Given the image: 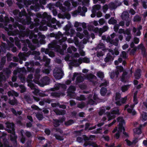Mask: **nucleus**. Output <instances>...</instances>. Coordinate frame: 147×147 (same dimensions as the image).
<instances>
[{"label":"nucleus","mask_w":147,"mask_h":147,"mask_svg":"<svg viewBox=\"0 0 147 147\" xmlns=\"http://www.w3.org/2000/svg\"><path fill=\"white\" fill-rule=\"evenodd\" d=\"M20 10L18 9H16L13 11V13L15 16H17L19 13Z\"/></svg>","instance_id":"obj_61"},{"label":"nucleus","mask_w":147,"mask_h":147,"mask_svg":"<svg viewBox=\"0 0 147 147\" xmlns=\"http://www.w3.org/2000/svg\"><path fill=\"white\" fill-rule=\"evenodd\" d=\"M57 115H64L65 113V111L64 110H57L55 112Z\"/></svg>","instance_id":"obj_23"},{"label":"nucleus","mask_w":147,"mask_h":147,"mask_svg":"<svg viewBox=\"0 0 147 147\" xmlns=\"http://www.w3.org/2000/svg\"><path fill=\"white\" fill-rule=\"evenodd\" d=\"M43 18L42 19V21L43 22V24H45L47 22V21H50L51 20V16L48 15L46 12L43 13Z\"/></svg>","instance_id":"obj_9"},{"label":"nucleus","mask_w":147,"mask_h":147,"mask_svg":"<svg viewBox=\"0 0 147 147\" xmlns=\"http://www.w3.org/2000/svg\"><path fill=\"white\" fill-rule=\"evenodd\" d=\"M97 76L99 78L101 79L103 78L104 77V75L103 73L100 71H99L97 72Z\"/></svg>","instance_id":"obj_45"},{"label":"nucleus","mask_w":147,"mask_h":147,"mask_svg":"<svg viewBox=\"0 0 147 147\" xmlns=\"http://www.w3.org/2000/svg\"><path fill=\"white\" fill-rule=\"evenodd\" d=\"M121 97V94L119 92H116L115 94V100L116 101H117L120 99Z\"/></svg>","instance_id":"obj_35"},{"label":"nucleus","mask_w":147,"mask_h":147,"mask_svg":"<svg viewBox=\"0 0 147 147\" xmlns=\"http://www.w3.org/2000/svg\"><path fill=\"white\" fill-rule=\"evenodd\" d=\"M26 42L28 44V47L30 48L32 47H33V45L30 41L29 40L27 39L26 40Z\"/></svg>","instance_id":"obj_57"},{"label":"nucleus","mask_w":147,"mask_h":147,"mask_svg":"<svg viewBox=\"0 0 147 147\" xmlns=\"http://www.w3.org/2000/svg\"><path fill=\"white\" fill-rule=\"evenodd\" d=\"M77 107L80 108L82 109L85 107L84 103V102H82V103H79Z\"/></svg>","instance_id":"obj_64"},{"label":"nucleus","mask_w":147,"mask_h":147,"mask_svg":"<svg viewBox=\"0 0 147 147\" xmlns=\"http://www.w3.org/2000/svg\"><path fill=\"white\" fill-rule=\"evenodd\" d=\"M24 98L25 100L27 102H29L31 101V98L28 95H25L24 96Z\"/></svg>","instance_id":"obj_63"},{"label":"nucleus","mask_w":147,"mask_h":147,"mask_svg":"<svg viewBox=\"0 0 147 147\" xmlns=\"http://www.w3.org/2000/svg\"><path fill=\"white\" fill-rule=\"evenodd\" d=\"M87 77L88 79L91 80L93 79H94V78L96 77L94 75L91 74H90L88 75Z\"/></svg>","instance_id":"obj_56"},{"label":"nucleus","mask_w":147,"mask_h":147,"mask_svg":"<svg viewBox=\"0 0 147 147\" xmlns=\"http://www.w3.org/2000/svg\"><path fill=\"white\" fill-rule=\"evenodd\" d=\"M122 132V131H119V130L118 129L117 131V132L114 135V137L117 140L119 138L120 134Z\"/></svg>","instance_id":"obj_34"},{"label":"nucleus","mask_w":147,"mask_h":147,"mask_svg":"<svg viewBox=\"0 0 147 147\" xmlns=\"http://www.w3.org/2000/svg\"><path fill=\"white\" fill-rule=\"evenodd\" d=\"M142 71L140 69H137L135 71L134 74V76L135 78L137 80L139 79L141 76Z\"/></svg>","instance_id":"obj_15"},{"label":"nucleus","mask_w":147,"mask_h":147,"mask_svg":"<svg viewBox=\"0 0 147 147\" xmlns=\"http://www.w3.org/2000/svg\"><path fill=\"white\" fill-rule=\"evenodd\" d=\"M74 123V121L73 120L70 119L65 121V125L66 126H69Z\"/></svg>","instance_id":"obj_31"},{"label":"nucleus","mask_w":147,"mask_h":147,"mask_svg":"<svg viewBox=\"0 0 147 147\" xmlns=\"http://www.w3.org/2000/svg\"><path fill=\"white\" fill-rule=\"evenodd\" d=\"M9 103L10 104L12 105H14L17 104L18 102L17 100L15 98L13 99L10 100L9 101Z\"/></svg>","instance_id":"obj_40"},{"label":"nucleus","mask_w":147,"mask_h":147,"mask_svg":"<svg viewBox=\"0 0 147 147\" xmlns=\"http://www.w3.org/2000/svg\"><path fill=\"white\" fill-rule=\"evenodd\" d=\"M107 92V89L106 87H102L100 90V94L102 96L105 95Z\"/></svg>","instance_id":"obj_19"},{"label":"nucleus","mask_w":147,"mask_h":147,"mask_svg":"<svg viewBox=\"0 0 147 147\" xmlns=\"http://www.w3.org/2000/svg\"><path fill=\"white\" fill-rule=\"evenodd\" d=\"M34 21L36 24L37 26L39 25L40 23L43 24V22L42 21V20L40 18H36L34 19Z\"/></svg>","instance_id":"obj_26"},{"label":"nucleus","mask_w":147,"mask_h":147,"mask_svg":"<svg viewBox=\"0 0 147 147\" xmlns=\"http://www.w3.org/2000/svg\"><path fill=\"white\" fill-rule=\"evenodd\" d=\"M116 69L117 70L116 71H118V72H123L121 78V81L124 84L128 82V78L127 76L128 73L124 70V68L122 66H117Z\"/></svg>","instance_id":"obj_2"},{"label":"nucleus","mask_w":147,"mask_h":147,"mask_svg":"<svg viewBox=\"0 0 147 147\" xmlns=\"http://www.w3.org/2000/svg\"><path fill=\"white\" fill-rule=\"evenodd\" d=\"M104 47V45L102 43H100L96 47V49L97 50H99Z\"/></svg>","instance_id":"obj_39"},{"label":"nucleus","mask_w":147,"mask_h":147,"mask_svg":"<svg viewBox=\"0 0 147 147\" xmlns=\"http://www.w3.org/2000/svg\"><path fill=\"white\" fill-rule=\"evenodd\" d=\"M36 117L39 120H42L43 118V115L42 113H38L36 115Z\"/></svg>","instance_id":"obj_28"},{"label":"nucleus","mask_w":147,"mask_h":147,"mask_svg":"<svg viewBox=\"0 0 147 147\" xmlns=\"http://www.w3.org/2000/svg\"><path fill=\"white\" fill-rule=\"evenodd\" d=\"M142 127V125H140V127L138 128H136V130L135 133L136 134H141L142 133L141 127Z\"/></svg>","instance_id":"obj_42"},{"label":"nucleus","mask_w":147,"mask_h":147,"mask_svg":"<svg viewBox=\"0 0 147 147\" xmlns=\"http://www.w3.org/2000/svg\"><path fill=\"white\" fill-rule=\"evenodd\" d=\"M127 96H125L124 98L121 99L120 100L121 102V103L122 104L125 103L127 100Z\"/></svg>","instance_id":"obj_55"},{"label":"nucleus","mask_w":147,"mask_h":147,"mask_svg":"<svg viewBox=\"0 0 147 147\" xmlns=\"http://www.w3.org/2000/svg\"><path fill=\"white\" fill-rule=\"evenodd\" d=\"M6 62V57H3L1 59V61L0 63V70H1L5 64Z\"/></svg>","instance_id":"obj_18"},{"label":"nucleus","mask_w":147,"mask_h":147,"mask_svg":"<svg viewBox=\"0 0 147 147\" xmlns=\"http://www.w3.org/2000/svg\"><path fill=\"white\" fill-rule=\"evenodd\" d=\"M6 77L3 74V72H0V82L5 80H6Z\"/></svg>","instance_id":"obj_41"},{"label":"nucleus","mask_w":147,"mask_h":147,"mask_svg":"<svg viewBox=\"0 0 147 147\" xmlns=\"http://www.w3.org/2000/svg\"><path fill=\"white\" fill-rule=\"evenodd\" d=\"M135 105H134V104L133 105H130V107L131 108V109L129 108L127 109V112L129 113H131L132 115L133 116L137 114L136 111L135 110L133 109V108L134 107Z\"/></svg>","instance_id":"obj_10"},{"label":"nucleus","mask_w":147,"mask_h":147,"mask_svg":"<svg viewBox=\"0 0 147 147\" xmlns=\"http://www.w3.org/2000/svg\"><path fill=\"white\" fill-rule=\"evenodd\" d=\"M3 141L4 142V147H12L9 144V142L5 138H3Z\"/></svg>","instance_id":"obj_32"},{"label":"nucleus","mask_w":147,"mask_h":147,"mask_svg":"<svg viewBox=\"0 0 147 147\" xmlns=\"http://www.w3.org/2000/svg\"><path fill=\"white\" fill-rule=\"evenodd\" d=\"M63 35L62 34L61 32L59 31L58 32L57 34H55V38L56 39L59 40V39H60V38H61Z\"/></svg>","instance_id":"obj_25"},{"label":"nucleus","mask_w":147,"mask_h":147,"mask_svg":"<svg viewBox=\"0 0 147 147\" xmlns=\"http://www.w3.org/2000/svg\"><path fill=\"white\" fill-rule=\"evenodd\" d=\"M45 67L43 68L42 69V72L43 73L46 74H48L50 73V67Z\"/></svg>","instance_id":"obj_20"},{"label":"nucleus","mask_w":147,"mask_h":147,"mask_svg":"<svg viewBox=\"0 0 147 147\" xmlns=\"http://www.w3.org/2000/svg\"><path fill=\"white\" fill-rule=\"evenodd\" d=\"M83 12H82V13H81V15L82 16H85V13L87 11V9L86 7H83L82 8Z\"/></svg>","instance_id":"obj_51"},{"label":"nucleus","mask_w":147,"mask_h":147,"mask_svg":"<svg viewBox=\"0 0 147 147\" xmlns=\"http://www.w3.org/2000/svg\"><path fill=\"white\" fill-rule=\"evenodd\" d=\"M54 5L51 3L48 5V6L49 9L52 11L53 14L54 16H56L57 14V12L55 9Z\"/></svg>","instance_id":"obj_11"},{"label":"nucleus","mask_w":147,"mask_h":147,"mask_svg":"<svg viewBox=\"0 0 147 147\" xmlns=\"http://www.w3.org/2000/svg\"><path fill=\"white\" fill-rule=\"evenodd\" d=\"M15 44L18 48H20L21 47V44L18 38H17V40H15Z\"/></svg>","instance_id":"obj_48"},{"label":"nucleus","mask_w":147,"mask_h":147,"mask_svg":"<svg viewBox=\"0 0 147 147\" xmlns=\"http://www.w3.org/2000/svg\"><path fill=\"white\" fill-rule=\"evenodd\" d=\"M61 38V39L59 40V42L60 45H61L62 42H64L67 39V38L66 37H64L63 36Z\"/></svg>","instance_id":"obj_49"},{"label":"nucleus","mask_w":147,"mask_h":147,"mask_svg":"<svg viewBox=\"0 0 147 147\" xmlns=\"http://www.w3.org/2000/svg\"><path fill=\"white\" fill-rule=\"evenodd\" d=\"M15 129H7V131L8 133H11L12 134H15Z\"/></svg>","instance_id":"obj_60"},{"label":"nucleus","mask_w":147,"mask_h":147,"mask_svg":"<svg viewBox=\"0 0 147 147\" xmlns=\"http://www.w3.org/2000/svg\"><path fill=\"white\" fill-rule=\"evenodd\" d=\"M113 29L115 32H118L119 28V25L118 24H114Z\"/></svg>","instance_id":"obj_54"},{"label":"nucleus","mask_w":147,"mask_h":147,"mask_svg":"<svg viewBox=\"0 0 147 147\" xmlns=\"http://www.w3.org/2000/svg\"><path fill=\"white\" fill-rule=\"evenodd\" d=\"M64 118H61L60 119H53V123L55 127H57L59 126L60 123H62L64 121Z\"/></svg>","instance_id":"obj_8"},{"label":"nucleus","mask_w":147,"mask_h":147,"mask_svg":"<svg viewBox=\"0 0 147 147\" xmlns=\"http://www.w3.org/2000/svg\"><path fill=\"white\" fill-rule=\"evenodd\" d=\"M26 136L28 138H30L32 136L31 133L30 131H26L25 133Z\"/></svg>","instance_id":"obj_62"},{"label":"nucleus","mask_w":147,"mask_h":147,"mask_svg":"<svg viewBox=\"0 0 147 147\" xmlns=\"http://www.w3.org/2000/svg\"><path fill=\"white\" fill-rule=\"evenodd\" d=\"M100 7V5H94L92 7V12L96 13V11L99 10Z\"/></svg>","instance_id":"obj_17"},{"label":"nucleus","mask_w":147,"mask_h":147,"mask_svg":"<svg viewBox=\"0 0 147 147\" xmlns=\"http://www.w3.org/2000/svg\"><path fill=\"white\" fill-rule=\"evenodd\" d=\"M82 60L83 62L86 63H88L90 62V60L89 58L85 57L84 58H82Z\"/></svg>","instance_id":"obj_53"},{"label":"nucleus","mask_w":147,"mask_h":147,"mask_svg":"<svg viewBox=\"0 0 147 147\" xmlns=\"http://www.w3.org/2000/svg\"><path fill=\"white\" fill-rule=\"evenodd\" d=\"M28 86L30 87L32 90H34L36 88L35 85L31 82H28Z\"/></svg>","instance_id":"obj_36"},{"label":"nucleus","mask_w":147,"mask_h":147,"mask_svg":"<svg viewBox=\"0 0 147 147\" xmlns=\"http://www.w3.org/2000/svg\"><path fill=\"white\" fill-rule=\"evenodd\" d=\"M18 21L24 25H29L32 22L31 18L29 16H25L22 18H18Z\"/></svg>","instance_id":"obj_4"},{"label":"nucleus","mask_w":147,"mask_h":147,"mask_svg":"<svg viewBox=\"0 0 147 147\" xmlns=\"http://www.w3.org/2000/svg\"><path fill=\"white\" fill-rule=\"evenodd\" d=\"M69 64L72 66L78 67L80 65V63H78L77 62V60H74L73 61H72L69 63Z\"/></svg>","instance_id":"obj_22"},{"label":"nucleus","mask_w":147,"mask_h":147,"mask_svg":"<svg viewBox=\"0 0 147 147\" xmlns=\"http://www.w3.org/2000/svg\"><path fill=\"white\" fill-rule=\"evenodd\" d=\"M121 18L122 20L124 21H127L129 20V14L128 12L127 11H123L121 15Z\"/></svg>","instance_id":"obj_13"},{"label":"nucleus","mask_w":147,"mask_h":147,"mask_svg":"<svg viewBox=\"0 0 147 147\" xmlns=\"http://www.w3.org/2000/svg\"><path fill=\"white\" fill-rule=\"evenodd\" d=\"M109 24L114 25L117 23V21L115 19L114 17H111L108 21Z\"/></svg>","instance_id":"obj_21"},{"label":"nucleus","mask_w":147,"mask_h":147,"mask_svg":"<svg viewBox=\"0 0 147 147\" xmlns=\"http://www.w3.org/2000/svg\"><path fill=\"white\" fill-rule=\"evenodd\" d=\"M141 20V17L138 15H136L134 17L133 21L134 22H138Z\"/></svg>","instance_id":"obj_29"},{"label":"nucleus","mask_w":147,"mask_h":147,"mask_svg":"<svg viewBox=\"0 0 147 147\" xmlns=\"http://www.w3.org/2000/svg\"><path fill=\"white\" fill-rule=\"evenodd\" d=\"M40 82L43 86L49 84L50 79L47 76H45L40 79Z\"/></svg>","instance_id":"obj_7"},{"label":"nucleus","mask_w":147,"mask_h":147,"mask_svg":"<svg viewBox=\"0 0 147 147\" xmlns=\"http://www.w3.org/2000/svg\"><path fill=\"white\" fill-rule=\"evenodd\" d=\"M45 53L46 54H48L49 56H51V54H52V56H54V53L52 51H49L48 49H46Z\"/></svg>","instance_id":"obj_43"},{"label":"nucleus","mask_w":147,"mask_h":147,"mask_svg":"<svg viewBox=\"0 0 147 147\" xmlns=\"http://www.w3.org/2000/svg\"><path fill=\"white\" fill-rule=\"evenodd\" d=\"M111 113L112 115H118L120 114L119 113V110L118 108H115L113 110L111 111Z\"/></svg>","instance_id":"obj_24"},{"label":"nucleus","mask_w":147,"mask_h":147,"mask_svg":"<svg viewBox=\"0 0 147 147\" xmlns=\"http://www.w3.org/2000/svg\"><path fill=\"white\" fill-rule=\"evenodd\" d=\"M141 53L144 57H146L147 54L146 53V50L145 47L141 49Z\"/></svg>","instance_id":"obj_59"},{"label":"nucleus","mask_w":147,"mask_h":147,"mask_svg":"<svg viewBox=\"0 0 147 147\" xmlns=\"http://www.w3.org/2000/svg\"><path fill=\"white\" fill-rule=\"evenodd\" d=\"M11 135L10 136V140L11 141L16 142V140L17 138V136L15 134Z\"/></svg>","instance_id":"obj_27"},{"label":"nucleus","mask_w":147,"mask_h":147,"mask_svg":"<svg viewBox=\"0 0 147 147\" xmlns=\"http://www.w3.org/2000/svg\"><path fill=\"white\" fill-rule=\"evenodd\" d=\"M76 89V88L74 86H70L68 89V91L71 92L72 91H75Z\"/></svg>","instance_id":"obj_52"},{"label":"nucleus","mask_w":147,"mask_h":147,"mask_svg":"<svg viewBox=\"0 0 147 147\" xmlns=\"http://www.w3.org/2000/svg\"><path fill=\"white\" fill-rule=\"evenodd\" d=\"M51 95L53 97H59L60 96L61 94L58 92H53L51 93Z\"/></svg>","instance_id":"obj_37"},{"label":"nucleus","mask_w":147,"mask_h":147,"mask_svg":"<svg viewBox=\"0 0 147 147\" xmlns=\"http://www.w3.org/2000/svg\"><path fill=\"white\" fill-rule=\"evenodd\" d=\"M63 75V72L61 69L57 68L53 71V76L56 79H61Z\"/></svg>","instance_id":"obj_5"},{"label":"nucleus","mask_w":147,"mask_h":147,"mask_svg":"<svg viewBox=\"0 0 147 147\" xmlns=\"http://www.w3.org/2000/svg\"><path fill=\"white\" fill-rule=\"evenodd\" d=\"M120 118L119 117L117 118V120L119 123V127L118 129L119 131H123V130L125 129L124 127L123 126V125L125 124V120L122 118H121L120 120Z\"/></svg>","instance_id":"obj_6"},{"label":"nucleus","mask_w":147,"mask_h":147,"mask_svg":"<svg viewBox=\"0 0 147 147\" xmlns=\"http://www.w3.org/2000/svg\"><path fill=\"white\" fill-rule=\"evenodd\" d=\"M48 47L49 49H55L59 51L61 54H63L64 50L61 49L60 46L57 45V42L56 41H54L49 44L48 45Z\"/></svg>","instance_id":"obj_3"},{"label":"nucleus","mask_w":147,"mask_h":147,"mask_svg":"<svg viewBox=\"0 0 147 147\" xmlns=\"http://www.w3.org/2000/svg\"><path fill=\"white\" fill-rule=\"evenodd\" d=\"M34 76L35 79L34 80V81L35 80H37V81L38 82V81L39 80L40 77V74H34ZM34 82L36 83H37L36 82H35V81H34Z\"/></svg>","instance_id":"obj_50"},{"label":"nucleus","mask_w":147,"mask_h":147,"mask_svg":"<svg viewBox=\"0 0 147 147\" xmlns=\"http://www.w3.org/2000/svg\"><path fill=\"white\" fill-rule=\"evenodd\" d=\"M54 136L55 137L56 139L58 140H60V141H62L63 140V137L59 135L55 134L54 135Z\"/></svg>","instance_id":"obj_44"},{"label":"nucleus","mask_w":147,"mask_h":147,"mask_svg":"<svg viewBox=\"0 0 147 147\" xmlns=\"http://www.w3.org/2000/svg\"><path fill=\"white\" fill-rule=\"evenodd\" d=\"M18 26L19 28L20 31L18 30L13 31V35H16V34H18V37L20 38H21L25 37L28 36L30 34L29 30H25V27L21 25H20L18 23L16 25H14L13 27L16 28V26Z\"/></svg>","instance_id":"obj_1"},{"label":"nucleus","mask_w":147,"mask_h":147,"mask_svg":"<svg viewBox=\"0 0 147 147\" xmlns=\"http://www.w3.org/2000/svg\"><path fill=\"white\" fill-rule=\"evenodd\" d=\"M84 145L85 147L89 146H92V147H98V145L96 142L90 141L85 142Z\"/></svg>","instance_id":"obj_12"},{"label":"nucleus","mask_w":147,"mask_h":147,"mask_svg":"<svg viewBox=\"0 0 147 147\" xmlns=\"http://www.w3.org/2000/svg\"><path fill=\"white\" fill-rule=\"evenodd\" d=\"M84 80L83 77L81 76H78L76 79V81L77 83H80Z\"/></svg>","instance_id":"obj_38"},{"label":"nucleus","mask_w":147,"mask_h":147,"mask_svg":"<svg viewBox=\"0 0 147 147\" xmlns=\"http://www.w3.org/2000/svg\"><path fill=\"white\" fill-rule=\"evenodd\" d=\"M119 74V73L118 71L115 70V71H112L110 74L111 78L113 79L116 76V77H118Z\"/></svg>","instance_id":"obj_16"},{"label":"nucleus","mask_w":147,"mask_h":147,"mask_svg":"<svg viewBox=\"0 0 147 147\" xmlns=\"http://www.w3.org/2000/svg\"><path fill=\"white\" fill-rule=\"evenodd\" d=\"M77 99L80 101L84 100L86 99L85 96L83 95H81L80 96L77 97Z\"/></svg>","instance_id":"obj_47"},{"label":"nucleus","mask_w":147,"mask_h":147,"mask_svg":"<svg viewBox=\"0 0 147 147\" xmlns=\"http://www.w3.org/2000/svg\"><path fill=\"white\" fill-rule=\"evenodd\" d=\"M113 60V58L110 53H109L107 55L106 57L105 58L104 61L106 63L111 62Z\"/></svg>","instance_id":"obj_14"},{"label":"nucleus","mask_w":147,"mask_h":147,"mask_svg":"<svg viewBox=\"0 0 147 147\" xmlns=\"http://www.w3.org/2000/svg\"><path fill=\"white\" fill-rule=\"evenodd\" d=\"M130 85H124L121 87V90L123 92H124L127 91L129 88Z\"/></svg>","instance_id":"obj_30"},{"label":"nucleus","mask_w":147,"mask_h":147,"mask_svg":"<svg viewBox=\"0 0 147 147\" xmlns=\"http://www.w3.org/2000/svg\"><path fill=\"white\" fill-rule=\"evenodd\" d=\"M7 60L10 61L12 60V55L10 53H8L6 55Z\"/></svg>","instance_id":"obj_46"},{"label":"nucleus","mask_w":147,"mask_h":147,"mask_svg":"<svg viewBox=\"0 0 147 147\" xmlns=\"http://www.w3.org/2000/svg\"><path fill=\"white\" fill-rule=\"evenodd\" d=\"M7 127L10 129H15L14 128V124L13 123H8L7 124Z\"/></svg>","instance_id":"obj_33"},{"label":"nucleus","mask_w":147,"mask_h":147,"mask_svg":"<svg viewBox=\"0 0 147 147\" xmlns=\"http://www.w3.org/2000/svg\"><path fill=\"white\" fill-rule=\"evenodd\" d=\"M142 120L145 121L147 120V113H144L142 115Z\"/></svg>","instance_id":"obj_58"}]
</instances>
